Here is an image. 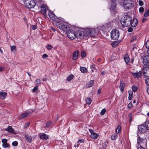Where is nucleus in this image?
I'll return each mask as SVG.
<instances>
[{"mask_svg":"<svg viewBox=\"0 0 149 149\" xmlns=\"http://www.w3.org/2000/svg\"><path fill=\"white\" fill-rule=\"evenodd\" d=\"M8 140L6 139H2L1 140V142L2 143V146L5 148H8L10 147L9 144L7 143Z\"/></svg>","mask_w":149,"mask_h":149,"instance_id":"9","label":"nucleus"},{"mask_svg":"<svg viewBox=\"0 0 149 149\" xmlns=\"http://www.w3.org/2000/svg\"><path fill=\"white\" fill-rule=\"evenodd\" d=\"M127 107L129 109L132 108V104L131 102H130L127 106Z\"/></svg>","mask_w":149,"mask_h":149,"instance_id":"47","label":"nucleus"},{"mask_svg":"<svg viewBox=\"0 0 149 149\" xmlns=\"http://www.w3.org/2000/svg\"><path fill=\"white\" fill-rule=\"evenodd\" d=\"M35 81L36 84V85L38 86L40 85V84H41V81L40 79H36V80Z\"/></svg>","mask_w":149,"mask_h":149,"instance_id":"34","label":"nucleus"},{"mask_svg":"<svg viewBox=\"0 0 149 149\" xmlns=\"http://www.w3.org/2000/svg\"><path fill=\"white\" fill-rule=\"evenodd\" d=\"M132 91L136 92L137 90V87L135 85H133L132 87Z\"/></svg>","mask_w":149,"mask_h":149,"instance_id":"35","label":"nucleus"},{"mask_svg":"<svg viewBox=\"0 0 149 149\" xmlns=\"http://www.w3.org/2000/svg\"><path fill=\"white\" fill-rule=\"evenodd\" d=\"M91 68H93L94 70L96 69L95 65L94 64H92V65L91 66Z\"/></svg>","mask_w":149,"mask_h":149,"instance_id":"55","label":"nucleus"},{"mask_svg":"<svg viewBox=\"0 0 149 149\" xmlns=\"http://www.w3.org/2000/svg\"><path fill=\"white\" fill-rule=\"evenodd\" d=\"M146 136H144L142 137L141 136H139L137 139V142L141 143H144L146 141Z\"/></svg>","mask_w":149,"mask_h":149,"instance_id":"15","label":"nucleus"},{"mask_svg":"<svg viewBox=\"0 0 149 149\" xmlns=\"http://www.w3.org/2000/svg\"><path fill=\"white\" fill-rule=\"evenodd\" d=\"M138 149H145L142 146H140Z\"/></svg>","mask_w":149,"mask_h":149,"instance_id":"61","label":"nucleus"},{"mask_svg":"<svg viewBox=\"0 0 149 149\" xmlns=\"http://www.w3.org/2000/svg\"><path fill=\"white\" fill-rule=\"evenodd\" d=\"M138 23V19L136 18H134L133 20L132 19L131 24V26L132 27H136Z\"/></svg>","mask_w":149,"mask_h":149,"instance_id":"20","label":"nucleus"},{"mask_svg":"<svg viewBox=\"0 0 149 149\" xmlns=\"http://www.w3.org/2000/svg\"><path fill=\"white\" fill-rule=\"evenodd\" d=\"M41 13L44 15L45 17L46 16V10L44 4H41L40 6Z\"/></svg>","mask_w":149,"mask_h":149,"instance_id":"19","label":"nucleus"},{"mask_svg":"<svg viewBox=\"0 0 149 149\" xmlns=\"http://www.w3.org/2000/svg\"><path fill=\"white\" fill-rule=\"evenodd\" d=\"M56 21V24L57 28L63 30V31L65 32L69 28V26L65 24L63 21L61 20L58 19L57 21Z\"/></svg>","mask_w":149,"mask_h":149,"instance_id":"1","label":"nucleus"},{"mask_svg":"<svg viewBox=\"0 0 149 149\" xmlns=\"http://www.w3.org/2000/svg\"><path fill=\"white\" fill-rule=\"evenodd\" d=\"M128 117L129 118V122H130L132 121V117L131 113H129L128 115Z\"/></svg>","mask_w":149,"mask_h":149,"instance_id":"43","label":"nucleus"},{"mask_svg":"<svg viewBox=\"0 0 149 149\" xmlns=\"http://www.w3.org/2000/svg\"><path fill=\"white\" fill-rule=\"evenodd\" d=\"M25 137L27 141L29 143H31L33 142V140L31 136H30L28 134H26L25 135Z\"/></svg>","mask_w":149,"mask_h":149,"instance_id":"22","label":"nucleus"},{"mask_svg":"<svg viewBox=\"0 0 149 149\" xmlns=\"http://www.w3.org/2000/svg\"><path fill=\"white\" fill-rule=\"evenodd\" d=\"M132 74L134 77L135 78H140L142 76L141 72V71L136 73H132Z\"/></svg>","mask_w":149,"mask_h":149,"instance_id":"21","label":"nucleus"},{"mask_svg":"<svg viewBox=\"0 0 149 149\" xmlns=\"http://www.w3.org/2000/svg\"><path fill=\"white\" fill-rule=\"evenodd\" d=\"M52 122L49 121L47 122L46 124V127H47L51 126L52 124Z\"/></svg>","mask_w":149,"mask_h":149,"instance_id":"37","label":"nucleus"},{"mask_svg":"<svg viewBox=\"0 0 149 149\" xmlns=\"http://www.w3.org/2000/svg\"><path fill=\"white\" fill-rule=\"evenodd\" d=\"M48 57V56L46 54H43L42 56V58H45Z\"/></svg>","mask_w":149,"mask_h":149,"instance_id":"53","label":"nucleus"},{"mask_svg":"<svg viewBox=\"0 0 149 149\" xmlns=\"http://www.w3.org/2000/svg\"><path fill=\"white\" fill-rule=\"evenodd\" d=\"M146 126H147L148 130H149V122L148 123H146Z\"/></svg>","mask_w":149,"mask_h":149,"instance_id":"56","label":"nucleus"},{"mask_svg":"<svg viewBox=\"0 0 149 149\" xmlns=\"http://www.w3.org/2000/svg\"><path fill=\"white\" fill-rule=\"evenodd\" d=\"M94 81L93 80L90 81L87 84V86L88 88L92 87Z\"/></svg>","mask_w":149,"mask_h":149,"instance_id":"27","label":"nucleus"},{"mask_svg":"<svg viewBox=\"0 0 149 149\" xmlns=\"http://www.w3.org/2000/svg\"><path fill=\"white\" fill-rule=\"evenodd\" d=\"M23 19H24V21L25 22H27V19H26V17L25 16L24 18H23Z\"/></svg>","mask_w":149,"mask_h":149,"instance_id":"59","label":"nucleus"},{"mask_svg":"<svg viewBox=\"0 0 149 149\" xmlns=\"http://www.w3.org/2000/svg\"><path fill=\"white\" fill-rule=\"evenodd\" d=\"M48 15L50 19L52 20H55L57 18V17L50 10L48 11Z\"/></svg>","mask_w":149,"mask_h":149,"instance_id":"12","label":"nucleus"},{"mask_svg":"<svg viewBox=\"0 0 149 149\" xmlns=\"http://www.w3.org/2000/svg\"><path fill=\"white\" fill-rule=\"evenodd\" d=\"M78 142H80L81 143H84V140L82 139H79Z\"/></svg>","mask_w":149,"mask_h":149,"instance_id":"54","label":"nucleus"},{"mask_svg":"<svg viewBox=\"0 0 149 149\" xmlns=\"http://www.w3.org/2000/svg\"><path fill=\"white\" fill-rule=\"evenodd\" d=\"M143 62L144 64L146 65H149V56L146 55L144 57Z\"/></svg>","mask_w":149,"mask_h":149,"instance_id":"14","label":"nucleus"},{"mask_svg":"<svg viewBox=\"0 0 149 149\" xmlns=\"http://www.w3.org/2000/svg\"><path fill=\"white\" fill-rule=\"evenodd\" d=\"M133 29L132 27H130L128 29V31L129 32H131L132 31Z\"/></svg>","mask_w":149,"mask_h":149,"instance_id":"52","label":"nucleus"},{"mask_svg":"<svg viewBox=\"0 0 149 149\" xmlns=\"http://www.w3.org/2000/svg\"><path fill=\"white\" fill-rule=\"evenodd\" d=\"M38 136L40 139L42 140H46L49 138V136L45 133H40L38 134Z\"/></svg>","mask_w":149,"mask_h":149,"instance_id":"10","label":"nucleus"},{"mask_svg":"<svg viewBox=\"0 0 149 149\" xmlns=\"http://www.w3.org/2000/svg\"><path fill=\"white\" fill-rule=\"evenodd\" d=\"M81 56L82 57H85L86 55V53L83 51H82L81 52Z\"/></svg>","mask_w":149,"mask_h":149,"instance_id":"42","label":"nucleus"},{"mask_svg":"<svg viewBox=\"0 0 149 149\" xmlns=\"http://www.w3.org/2000/svg\"><path fill=\"white\" fill-rule=\"evenodd\" d=\"M5 130L10 133H11L14 134H15L17 133V132L11 126H8Z\"/></svg>","mask_w":149,"mask_h":149,"instance_id":"16","label":"nucleus"},{"mask_svg":"<svg viewBox=\"0 0 149 149\" xmlns=\"http://www.w3.org/2000/svg\"><path fill=\"white\" fill-rule=\"evenodd\" d=\"M149 15V10H147L145 11V13L144 15V17H146L148 16Z\"/></svg>","mask_w":149,"mask_h":149,"instance_id":"36","label":"nucleus"},{"mask_svg":"<svg viewBox=\"0 0 149 149\" xmlns=\"http://www.w3.org/2000/svg\"><path fill=\"white\" fill-rule=\"evenodd\" d=\"M139 5L141 6H142L143 5V1L141 0H139Z\"/></svg>","mask_w":149,"mask_h":149,"instance_id":"50","label":"nucleus"},{"mask_svg":"<svg viewBox=\"0 0 149 149\" xmlns=\"http://www.w3.org/2000/svg\"><path fill=\"white\" fill-rule=\"evenodd\" d=\"M147 92L148 93L149 95V87L147 88Z\"/></svg>","mask_w":149,"mask_h":149,"instance_id":"64","label":"nucleus"},{"mask_svg":"<svg viewBox=\"0 0 149 149\" xmlns=\"http://www.w3.org/2000/svg\"><path fill=\"white\" fill-rule=\"evenodd\" d=\"M7 96L6 92L3 91H0V97L2 99H4L6 98Z\"/></svg>","mask_w":149,"mask_h":149,"instance_id":"23","label":"nucleus"},{"mask_svg":"<svg viewBox=\"0 0 149 149\" xmlns=\"http://www.w3.org/2000/svg\"><path fill=\"white\" fill-rule=\"evenodd\" d=\"M5 69L4 67H0V72L3 70Z\"/></svg>","mask_w":149,"mask_h":149,"instance_id":"57","label":"nucleus"},{"mask_svg":"<svg viewBox=\"0 0 149 149\" xmlns=\"http://www.w3.org/2000/svg\"><path fill=\"white\" fill-rule=\"evenodd\" d=\"M38 86H35L33 89L32 90V91L33 92H35L36 90H38Z\"/></svg>","mask_w":149,"mask_h":149,"instance_id":"45","label":"nucleus"},{"mask_svg":"<svg viewBox=\"0 0 149 149\" xmlns=\"http://www.w3.org/2000/svg\"><path fill=\"white\" fill-rule=\"evenodd\" d=\"M132 22V17L128 15H126L124 17L123 19L121 21V23L123 26L127 27L130 25Z\"/></svg>","mask_w":149,"mask_h":149,"instance_id":"2","label":"nucleus"},{"mask_svg":"<svg viewBox=\"0 0 149 149\" xmlns=\"http://www.w3.org/2000/svg\"><path fill=\"white\" fill-rule=\"evenodd\" d=\"M120 36L119 31L118 30L113 29L111 33V39L113 40H117L118 39Z\"/></svg>","mask_w":149,"mask_h":149,"instance_id":"5","label":"nucleus"},{"mask_svg":"<svg viewBox=\"0 0 149 149\" xmlns=\"http://www.w3.org/2000/svg\"><path fill=\"white\" fill-rule=\"evenodd\" d=\"M116 8V5L115 3H112L111 5L110 8L111 11H113Z\"/></svg>","mask_w":149,"mask_h":149,"instance_id":"31","label":"nucleus"},{"mask_svg":"<svg viewBox=\"0 0 149 149\" xmlns=\"http://www.w3.org/2000/svg\"><path fill=\"white\" fill-rule=\"evenodd\" d=\"M121 130V128L120 126L119 125H118L116 130V133L117 134L120 133V132Z\"/></svg>","mask_w":149,"mask_h":149,"instance_id":"29","label":"nucleus"},{"mask_svg":"<svg viewBox=\"0 0 149 149\" xmlns=\"http://www.w3.org/2000/svg\"><path fill=\"white\" fill-rule=\"evenodd\" d=\"M146 84L148 86H149V78H148L145 81Z\"/></svg>","mask_w":149,"mask_h":149,"instance_id":"46","label":"nucleus"},{"mask_svg":"<svg viewBox=\"0 0 149 149\" xmlns=\"http://www.w3.org/2000/svg\"><path fill=\"white\" fill-rule=\"evenodd\" d=\"M80 70L81 72L82 73H86L87 71V69L86 68L83 67H81Z\"/></svg>","mask_w":149,"mask_h":149,"instance_id":"33","label":"nucleus"},{"mask_svg":"<svg viewBox=\"0 0 149 149\" xmlns=\"http://www.w3.org/2000/svg\"><path fill=\"white\" fill-rule=\"evenodd\" d=\"M106 111V110L105 108L103 109L100 112V114L101 115H104Z\"/></svg>","mask_w":149,"mask_h":149,"instance_id":"39","label":"nucleus"},{"mask_svg":"<svg viewBox=\"0 0 149 149\" xmlns=\"http://www.w3.org/2000/svg\"><path fill=\"white\" fill-rule=\"evenodd\" d=\"M125 86V84L124 83L120 82V85L119 86V88L120 89V91L123 92V91L124 87Z\"/></svg>","mask_w":149,"mask_h":149,"instance_id":"25","label":"nucleus"},{"mask_svg":"<svg viewBox=\"0 0 149 149\" xmlns=\"http://www.w3.org/2000/svg\"><path fill=\"white\" fill-rule=\"evenodd\" d=\"M146 19L145 18H143V19H142V22H145V21H146Z\"/></svg>","mask_w":149,"mask_h":149,"instance_id":"63","label":"nucleus"},{"mask_svg":"<svg viewBox=\"0 0 149 149\" xmlns=\"http://www.w3.org/2000/svg\"><path fill=\"white\" fill-rule=\"evenodd\" d=\"M143 74L144 76L149 77V67H145L143 68Z\"/></svg>","mask_w":149,"mask_h":149,"instance_id":"13","label":"nucleus"},{"mask_svg":"<svg viewBox=\"0 0 149 149\" xmlns=\"http://www.w3.org/2000/svg\"><path fill=\"white\" fill-rule=\"evenodd\" d=\"M76 33V37L78 38V37H80L81 38H83L85 36L84 35V31H82L80 30H78L77 31Z\"/></svg>","mask_w":149,"mask_h":149,"instance_id":"11","label":"nucleus"},{"mask_svg":"<svg viewBox=\"0 0 149 149\" xmlns=\"http://www.w3.org/2000/svg\"><path fill=\"white\" fill-rule=\"evenodd\" d=\"M89 131L91 133V137L93 139L95 140L99 136V134L95 133L91 129H89Z\"/></svg>","mask_w":149,"mask_h":149,"instance_id":"8","label":"nucleus"},{"mask_svg":"<svg viewBox=\"0 0 149 149\" xmlns=\"http://www.w3.org/2000/svg\"><path fill=\"white\" fill-rule=\"evenodd\" d=\"M97 93L98 94H100L101 93V89L100 88L98 89Z\"/></svg>","mask_w":149,"mask_h":149,"instance_id":"60","label":"nucleus"},{"mask_svg":"<svg viewBox=\"0 0 149 149\" xmlns=\"http://www.w3.org/2000/svg\"><path fill=\"white\" fill-rule=\"evenodd\" d=\"M146 47L148 49H149V40H148L146 42Z\"/></svg>","mask_w":149,"mask_h":149,"instance_id":"44","label":"nucleus"},{"mask_svg":"<svg viewBox=\"0 0 149 149\" xmlns=\"http://www.w3.org/2000/svg\"><path fill=\"white\" fill-rule=\"evenodd\" d=\"M68 37L71 40L74 39L77 36L76 33L71 29H70L68 28L67 31H66Z\"/></svg>","mask_w":149,"mask_h":149,"instance_id":"6","label":"nucleus"},{"mask_svg":"<svg viewBox=\"0 0 149 149\" xmlns=\"http://www.w3.org/2000/svg\"><path fill=\"white\" fill-rule=\"evenodd\" d=\"M144 11V8L142 7H140L139 8V11L140 13H143V12Z\"/></svg>","mask_w":149,"mask_h":149,"instance_id":"41","label":"nucleus"},{"mask_svg":"<svg viewBox=\"0 0 149 149\" xmlns=\"http://www.w3.org/2000/svg\"><path fill=\"white\" fill-rule=\"evenodd\" d=\"M101 74L103 76H104V74H105V73H104V71H102L101 72Z\"/></svg>","mask_w":149,"mask_h":149,"instance_id":"62","label":"nucleus"},{"mask_svg":"<svg viewBox=\"0 0 149 149\" xmlns=\"http://www.w3.org/2000/svg\"><path fill=\"white\" fill-rule=\"evenodd\" d=\"M50 28H51V30L55 32V31H56L55 29L53 27H50Z\"/></svg>","mask_w":149,"mask_h":149,"instance_id":"58","label":"nucleus"},{"mask_svg":"<svg viewBox=\"0 0 149 149\" xmlns=\"http://www.w3.org/2000/svg\"><path fill=\"white\" fill-rule=\"evenodd\" d=\"M31 27L33 30H35L38 28V26L36 25H33L31 26Z\"/></svg>","mask_w":149,"mask_h":149,"instance_id":"40","label":"nucleus"},{"mask_svg":"<svg viewBox=\"0 0 149 149\" xmlns=\"http://www.w3.org/2000/svg\"><path fill=\"white\" fill-rule=\"evenodd\" d=\"M16 48V47L15 46H10V48L11 50L12 51H13L14 49H15Z\"/></svg>","mask_w":149,"mask_h":149,"instance_id":"48","label":"nucleus"},{"mask_svg":"<svg viewBox=\"0 0 149 149\" xmlns=\"http://www.w3.org/2000/svg\"><path fill=\"white\" fill-rule=\"evenodd\" d=\"M129 94L128 100H131L132 98L133 92L131 90H129L128 91Z\"/></svg>","mask_w":149,"mask_h":149,"instance_id":"26","label":"nucleus"},{"mask_svg":"<svg viewBox=\"0 0 149 149\" xmlns=\"http://www.w3.org/2000/svg\"><path fill=\"white\" fill-rule=\"evenodd\" d=\"M146 123H144L142 125H139L138 129V131L141 133H144L148 130Z\"/></svg>","mask_w":149,"mask_h":149,"instance_id":"7","label":"nucleus"},{"mask_svg":"<svg viewBox=\"0 0 149 149\" xmlns=\"http://www.w3.org/2000/svg\"><path fill=\"white\" fill-rule=\"evenodd\" d=\"M85 36H89L92 37L95 36V31L93 29H86L84 30Z\"/></svg>","mask_w":149,"mask_h":149,"instance_id":"3","label":"nucleus"},{"mask_svg":"<svg viewBox=\"0 0 149 149\" xmlns=\"http://www.w3.org/2000/svg\"><path fill=\"white\" fill-rule=\"evenodd\" d=\"M18 144V142L16 141L13 142L12 143V145L14 146H17Z\"/></svg>","mask_w":149,"mask_h":149,"instance_id":"38","label":"nucleus"},{"mask_svg":"<svg viewBox=\"0 0 149 149\" xmlns=\"http://www.w3.org/2000/svg\"><path fill=\"white\" fill-rule=\"evenodd\" d=\"M86 103L88 104H90L91 102V100L90 98H86L85 99Z\"/></svg>","mask_w":149,"mask_h":149,"instance_id":"28","label":"nucleus"},{"mask_svg":"<svg viewBox=\"0 0 149 149\" xmlns=\"http://www.w3.org/2000/svg\"><path fill=\"white\" fill-rule=\"evenodd\" d=\"M124 59L125 63L127 64L130 62L129 57L127 54H125L124 56Z\"/></svg>","mask_w":149,"mask_h":149,"instance_id":"24","label":"nucleus"},{"mask_svg":"<svg viewBox=\"0 0 149 149\" xmlns=\"http://www.w3.org/2000/svg\"><path fill=\"white\" fill-rule=\"evenodd\" d=\"M24 2L25 7L28 8H33L36 4L34 0H24Z\"/></svg>","mask_w":149,"mask_h":149,"instance_id":"4","label":"nucleus"},{"mask_svg":"<svg viewBox=\"0 0 149 149\" xmlns=\"http://www.w3.org/2000/svg\"><path fill=\"white\" fill-rule=\"evenodd\" d=\"M33 111H31V112L28 111L24 113L21 114L20 117L19 118L20 119H22L24 118L25 117H26L27 116H28L29 114H30L31 113L33 112Z\"/></svg>","mask_w":149,"mask_h":149,"instance_id":"18","label":"nucleus"},{"mask_svg":"<svg viewBox=\"0 0 149 149\" xmlns=\"http://www.w3.org/2000/svg\"><path fill=\"white\" fill-rule=\"evenodd\" d=\"M74 77V75L71 74L69 75L68 76V77L67 78V80L68 81H70Z\"/></svg>","mask_w":149,"mask_h":149,"instance_id":"30","label":"nucleus"},{"mask_svg":"<svg viewBox=\"0 0 149 149\" xmlns=\"http://www.w3.org/2000/svg\"><path fill=\"white\" fill-rule=\"evenodd\" d=\"M79 51L77 50H76L73 53L72 59L73 60H76L77 59L78 57Z\"/></svg>","mask_w":149,"mask_h":149,"instance_id":"17","label":"nucleus"},{"mask_svg":"<svg viewBox=\"0 0 149 149\" xmlns=\"http://www.w3.org/2000/svg\"><path fill=\"white\" fill-rule=\"evenodd\" d=\"M47 49L48 50H50L52 48V47L51 45H48L47 47Z\"/></svg>","mask_w":149,"mask_h":149,"instance_id":"51","label":"nucleus"},{"mask_svg":"<svg viewBox=\"0 0 149 149\" xmlns=\"http://www.w3.org/2000/svg\"><path fill=\"white\" fill-rule=\"evenodd\" d=\"M30 124V122H28L26 124H25L24 125V128H26L27 127L29 126Z\"/></svg>","mask_w":149,"mask_h":149,"instance_id":"49","label":"nucleus"},{"mask_svg":"<svg viewBox=\"0 0 149 149\" xmlns=\"http://www.w3.org/2000/svg\"><path fill=\"white\" fill-rule=\"evenodd\" d=\"M117 137L118 135L117 134H113L111 135V140H114L117 138Z\"/></svg>","mask_w":149,"mask_h":149,"instance_id":"32","label":"nucleus"}]
</instances>
